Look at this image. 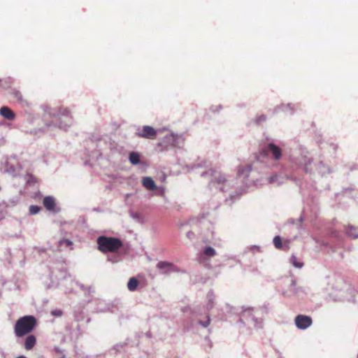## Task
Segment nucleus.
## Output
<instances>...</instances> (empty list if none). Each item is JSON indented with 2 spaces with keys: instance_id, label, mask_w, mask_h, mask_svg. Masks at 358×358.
<instances>
[{
  "instance_id": "cd10ccee",
  "label": "nucleus",
  "mask_w": 358,
  "mask_h": 358,
  "mask_svg": "<svg viewBox=\"0 0 358 358\" xmlns=\"http://www.w3.org/2000/svg\"><path fill=\"white\" fill-rule=\"evenodd\" d=\"M290 262L292 264V265L297 268H301L303 267V264L299 261L297 260L296 257L294 255H292L290 258Z\"/></svg>"
},
{
  "instance_id": "1a4fd4ad",
  "label": "nucleus",
  "mask_w": 358,
  "mask_h": 358,
  "mask_svg": "<svg viewBox=\"0 0 358 358\" xmlns=\"http://www.w3.org/2000/svg\"><path fill=\"white\" fill-rule=\"evenodd\" d=\"M135 134L138 137L154 139L157 135V131L153 127L146 125L138 127Z\"/></svg>"
},
{
  "instance_id": "72a5a7b5",
  "label": "nucleus",
  "mask_w": 358,
  "mask_h": 358,
  "mask_svg": "<svg viewBox=\"0 0 358 358\" xmlns=\"http://www.w3.org/2000/svg\"><path fill=\"white\" fill-rule=\"evenodd\" d=\"M65 245L66 246L69 247L72 245V242L69 239H63L59 241V245Z\"/></svg>"
},
{
  "instance_id": "dca6fc26",
  "label": "nucleus",
  "mask_w": 358,
  "mask_h": 358,
  "mask_svg": "<svg viewBox=\"0 0 358 358\" xmlns=\"http://www.w3.org/2000/svg\"><path fill=\"white\" fill-rule=\"evenodd\" d=\"M0 115L8 120H13L15 118V113L8 106L0 108Z\"/></svg>"
},
{
  "instance_id": "de8ad7c7",
  "label": "nucleus",
  "mask_w": 358,
  "mask_h": 358,
  "mask_svg": "<svg viewBox=\"0 0 358 358\" xmlns=\"http://www.w3.org/2000/svg\"><path fill=\"white\" fill-rule=\"evenodd\" d=\"M0 83H1V79H0Z\"/></svg>"
},
{
  "instance_id": "a211bd4d",
  "label": "nucleus",
  "mask_w": 358,
  "mask_h": 358,
  "mask_svg": "<svg viewBox=\"0 0 358 358\" xmlns=\"http://www.w3.org/2000/svg\"><path fill=\"white\" fill-rule=\"evenodd\" d=\"M286 178L278 174H273L268 178V182L271 184L276 185L277 186L283 184Z\"/></svg>"
},
{
  "instance_id": "f257e3e1",
  "label": "nucleus",
  "mask_w": 358,
  "mask_h": 358,
  "mask_svg": "<svg viewBox=\"0 0 358 358\" xmlns=\"http://www.w3.org/2000/svg\"><path fill=\"white\" fill-rule=\"evenodd\" d=\"M43 120L48 127H55L66 129L72 123V117L67 108L49 109L45 112Z\"/></svg>"
},
{
  "instance_id": "6ab92c4d",
  "label": "nucleus",
  "mask_w": 358,
  "mask_h": 358,
  "mask_svg": "<svg viewBox=\"0 0 358 358\" xmlns=\"http://www.w3.org/2000/svg\"><path fill=\"white\" fill-rule=\"evenodd\" d=\"M43 205L48 210H54L55 207V200L53 196H48L43 199Z\"/></svg>"
},
{
  "instance_id": "4468645a",
  "label": "nucleus",
  "mask_w": 358,
  "mask_h": 358,
  "mask_svg": "<svg viewBox=\"0 0 358 358\" xmlns=\"http://www.w3.org/2000/svg\"><path fill=\"white\" fill-rule=\"evenodd\" d=\"M280 111L288 113L289 115H292L294 113V105L292 103L281 104L275 108L273 113H278Z\"/></svg>"
},
{
  "instance_id": "20e7f679",
  "label": "nucleus",
  "mask_w": 358,
  "mask_h": 358,
  "mask_svg": "<svg viewBox=\"0 0 358 358\" xmlns=\"http://www.w3.org/2000/svg\"><path fill=\"white\" fill-rule=\"evenodd\" d=\"M36 325V319L32 315H26L19 318L14 327L15 334L17 337H22L33 331Z\"/></svg>"
},
{
  "instance_id": "ddd939ff",
  "label": "nucleus",
  "mask_w": 358,
  "mask_h": 358,
  "mask_svg": "<svg viewBox=\"0 0 358 358\" xmlns=\"http://www.w3.org/2000/svg\"><path fill=\"white\" fill-rule=\"evenodd\" d=\"M300 292H302V288L300 287H296V280L292 279L289 286V289L286 292H283L282 294L285 296H289L291 295H299Z\"/></svg>"
},
{
  "instance_id": "b1692460",
  "label": "nucleus",
  "mask_w": 358,
  "mask_h": 358,
  "mask_svg": "<svg viewBox=\"0 0 358 358\" xmlns=\"http://www.w3.org/2000/svg\"><path fill=\"white\" fill-rule=\"evenodd\" d=\"M346 234L351 238L356 239L358 238V229L349 226L346 229Z\"/></svg>"
},
{
  "instance_id": "f03ea898",
  "label": "nucleus",
  "mask_w": 358,
  "mask_h": 358,
  "mask_svg": "<svg viewBox=\"0 0 358 358\" xmlns=\"http://www.w3.org/2000/svg\"><path fill=\"white\" fill-rule=\"evenodd\" d=\"M201 176L210 179L208 185L210 188H212V186L217 185H219L217 188H219L220 191L227 192L231 187V182L229 180L226 179L224 176L215 170L209 169L208 171H203L201 173Z\"/></svg>"
},
{
  "instance_id": "6e6552de",
  "label": "nucleus",
  "mask_w": 358,
  "mask_h": 358,
  "mask_svg": "<svg viewBox=\"0 0 358 358\" xmlns=\"http://www.w3.org/2000/svg\"><path fill=\"white\" fill-rule=\"evenodd\" d=\"M264 154L271 155L273 158L278 161L282 157V150L273 143H269L264 149Z\"/></svg>"
},
{
  "instance_id": "393cba45",
  "label": "nucleus",
  "mask_w": 358,
  "mask_h": 358,
  "mask_svg": "<svg viewBox=\"0 0 358 358\" xmlns=\"http://www.w3.org/2000/svg\"><path fill=\"white\" fill-rule=\"evenodd\" d=\"M317 171L322 175H324L327 173H330V169L326 166L323 162H320L317 165Z\"/></svg>"
},
{
  "instance_id": "7c9ffc66",
  "label": "nucleus",
  "mask_w": 358,
  "mask_h": 358,
  "mask_svg": "<svg viewBox=\"0 0 358 358\" xmlns=\"http://www.w3.org/2000/svg\"><path fill=\"white\" fill-rule=\"evenodd\" d=\"M41 210V207L35 205L29 206V213L31 215H36Z\"/></svg>"
},
{
  "instance_id": "2f4dec72",
  "label": "nucleus",
  "mask_w": 358,
  "mask_h": 358,
  "mask_svg": "<svg viewBox=\"0 0 358 358\" xmlns=\"http://www.w3.org/2000/svg\"><path fill=\"white\" fill-rule=\"evenodd\" d=\"M198 323H199L201 326H202V327H205V328H206V327H208V325H209V324H210V319L209 315H208V316H207V319H206V320H205V321H203V320H199V321H198Z\"/></svg>"
},
{
  "instance_id": "c85d7f7f",
  "label": "nucleus",
  "mask_w": 358,
  "mask_h": 358,
  "mask_svg": "<svg viewBox=\"0 0 358 358\" xmlns=\"http://www.w3.org/2000/svg\"><path fill=\"white\" fill-rule=\"evenodd\" d=\"M273 243L277 249L282 248V239L280 236H276L273 238Z\"/></svg>"
},
{
  "instance_id": "7ed1b4c3",
  "label": "nucleus",
  "mask_w": 358,
  "mask_h": 358,
  "mask_svg": "<svg viewBox=\"0 0 358 358\" xmlns=\"http://www.w3.org/2000/svg\"><path fill=\"white\" fill-rule=\"evenodd\" d=\"M98 250L103 253L116 252L123 245L122 241L116 237L100 236L96 239Z\"/></svg>"
},
{
  "instance_id": "f8f14e48",
  "label": "nucleus",
  "mask_w": 358,
  "mask_h": 358,
  "mask_svg": "<svg viewBox=\"0 0 358 358\" xmlns=\"http://www.w3.org/2000/svg\"><path fill=\"white\" fill-rule=\"evenodd\" d=\"M215 255V250L211 246H207L205 248L203 252L199 255L198 261L199 262L200 264H202L205 266L208 267L210 264L208 260L206 258V257H214Z\"/></svg>"
},
{
  "instance_id": "a19ab883",
  "label": "nucleus",
  "mask_w": 358,
  "mask_h": 358,
  "mask_svg": "<svg viewBox=\"0 0 358 358\" xmlns=\"http://www.w3.org/2000/svg\"><path fill=\"white\" fill-rule=\"evenodd\" d=\"M123 346H124V344H122V343H120V344H117V345H115L114 346V348H115V350L116 351L120 352V349H122V348H123Z\"/></svg>"
},
{
  "instance_id": "c9c22d12",
  "label": "nucleus",
  "mask_w": 358,
  "mask_h": 358,
  "mask_svg": "<svg viewBox=\"0 0 358 358\" xmlns=\"http://www.w3.org/2000/svg\"><path fill=\"white\" fill-rule=\"evenodd\" d=\"M51 314L55 317H60L62 315L63 312L59 309L54 310L51 312Z\"/></svg>"
},
{
  "instance_id": "2eb2a0df",
  "label": "nucleus",
  "mask_w": 358,
  "mask_h": 358,
  "mask_svg": "<svg viewBox=\"0 0 358 358\" xmlns=\"http://www.w3.org/2000/svg\"><path fill=\"white\" fill-rule=\"evenodd\" d=\"M143 186L150 191H154L157 189V185L151 177L145 176L142 178Z\"/></svg>"
},
{
  "instance_id": "bb28decb",
  "label": "nucleus",
  "mask_w": 358,
  "mask_h": 358,
  "mask_svg": "<svg viewBox=\"0 0 358 358\" xmlns=\"http://www.w3.org/2000/svg\"><path fill=\"white\" fill-rule=\"evenodd\" d=\"M69 276L70 278H71V276L70 275H69ZM71 281L72 283L79 286L82 290H83L85 292H87L89 294L92 292V287H86L84 285H83L77 281H74L72 279H71Z\"/></svg>"
},
{
  "instance_id": "423d86ee",
  "label": "nucleus",
  "mask_w": 358,
  "mask_h": 358,
  "mask_svg": "<svg viewBox=\"0 0 358 358\" xmlns=\"http://www.w3.org/2000/svg\"><path fill=\"white\" fill-rule=\"evenodd\" d=\"M308 152L302 150L300 155L292 159L293 163L299 168H302L306 173H311L313 172V159L308 157Z\"/></svg>"
},
{
  "instance_id": "a18cd8bd",
  "label": "nucleus",
  "mask_w": 358,
  "mask_h": 358,
  "mask_svg": "<svg viewBox=\"0 0 358 358\" xmlns=\"http://www.w3.org/2000/svg\"><path fill=\"white\" fill-rule=\"evenodd\" d=\"M303 217L302 216H301V217H299V222H303Z\"/></svg>"
},
{
  "instance_id": "f3484780",
  "label": "nucleus",
  "mask_w": 358,
  "mask_h": 358,
  "mask_svg": "<svg viewBox=\"0 0 358 358\" xmlns=\"http://www.w3.org/2000/svg\"><path fill=\"white\" fill-rule=\"evenodd\" d=\"M9 93L20 103L27 104V101L23 98V96L19 90L16 88H11Z\"/></svg>"
},
{
  "instance_id": "9b49d317",
  "label": "nucleus",
  "mask_w": 358,
  "mask_h": 358,
  "mask_svg": "<svg viewBox=\"0 0 358 358\" xmlns=\"http://www.w3.org/2000/svg\"><path fill=\"white\" fill-rule=\"evenodd\" d=\"M294 322L298 329L304 330L311 326L313 320L310 316L298 315L294 319Z\"/></svg>"
},
{
  "instance_id": "58836bf2",
  "label": "nucleus",
  "mask_w": 358,
  "mask_h": 358,
  "mask_svg": "<svg viewBox=\"0 0 358 358\" xmlns=\"http://www.w3.org/2000/svg\"><path fill=\"white\" fill-rule=\"evenodd\" d=\"M55 352H56L57 354H59V355H61V357H60V358H64V357H65L64 354L63 353L62 350L59 348L56 347V348H55Z\"/></svg>"
},
{
  "instance_id": "9d476101",
  "label": "nucleus",
  "mask_w": 358,
  "mask_h": 358,
  "mask_svg": "<svg viewBox=\"0 0 358 358\" xmlns=\"http://www.w3.org/2000/svg\"><path fill=\"white\" fill-rule=\"evenodd\" d=\"M254 310L253 309H247L245 310L241 315V317L240 321L242 322L243 320H247L249 322L251 321L255 327H262V319H259L256 317L253 313Z\"/></svg>"
},
{
  "instance_id": "4c0bfd02",
  "label": "nucleus",
  "mask_w": 358,
  "mask_h": 358,
  "mask_svg": "<svg viewBox=\"0 0 358 358\" xmlns=\"http://www.w3.org/2000/svg\"><path fill=\"white\" fill-rule=\"evenodd\" d=\"M130 215L132 218L135 219V220H139L140 219V215L139 213H136V212H131L130 213Z\"/></svg>"
},
{
  "instance_id": "ea45409f",
  "label": "nucleus",
  "mask_w": 358,
  "mask_h": 358,
  "mask_svg": "<svg viewBox=\"0 0 358 358\" xmlns=\"http://www.w3.org/2000/svg\"><path fill=\"white\" fill-rule=\"evenodd\" d=\"M186 236H187L189 239L192 240V239L194 238V234L192 231H187V234H186Z\"/></svg>"
},
{
  "instance_id": "473e14b6",
  "label": "nucleus",
  "mask_w": 358,
  "mask_h": 358,
  "mask_svg": "<svg viewBox=\"0 0 358 358\" xmlns=\"http://www.w3.org/2000/svg\"><path fill=\"white\" fill-rule=\"evenodd\" d=\"M266 119L267 118L265 115H261L255 119V122L257 124H260L261 123L265 122Z\"/></svg>"
},
{
  "instance_id": "412c9836",
  "label": "nucleus",
  "mask_w": 358,
  "mask_h": 358,
  "mask_svg": "<svg viewBox=\"0 0 358 358\" xmlns=\"http://www.w3.org/2000/svg\"><path fill=\"white\" fill-rule=\"evenodd\" d=\"M36 339L34 335H29L24 341V348L26 350H31L36 345Z\"/></svg>"
},
{
  "instance_id": "09e8293b",
  "label": "nucleus",
  "mask_w": 358,
  "mask_h": 358,
  "mask_svg": "<svg viewBox=\"0 0 358 358\" xmlns=\"http://www.w3.org/2000/svg\"><path fill=\"white\" fill-rule=\"evenodd\" d=\"M357 357H358V354H357Z\"/></svg>"
},
{
  "instance_id": "c756f323",
  "label": "nucleus",
  "mask_w": 358,
  "mask_h": 358,
  "mask_svg": "<svg viewBox=\"0 0 358 358\" xmlns=\"http://www.w3.org/2000/svg\"><path fill=\"white\" fill-rule=\"evenodd\" d=\"M13 83V79L11 78H8L5 79L2 83L0 84V86L4 89H6L8 88Z\"/></svg>"
},
{
  "instance_id": "49530a36",
  "label": "nucleus",
  "mask_w": 358,
  "mask_h": 358,
  "mask_svg": "<svg viewBox=\"0 0 358 358\" xmlns=\"http://www.w3.org/2000/svg\"><path fill=\"white\" fill-rule=\"evenodd\" d=\"M17 358H27V357H24V356H20V357H17Z\"/></svg>"
},
{
  "instance_id": "aec40b11",
  "label": "nucleus",
  "mask_w": 358,
  "mask_h": 358,
  "mask_svg": "<svg viewBox=\"0 0 358 358\" xmlns=\"http://www.w3.org/2000/svg\"><path fill=\"white\" fill-rule=\"evenodd\" d=\"M206 298H207L206 308L208 310H210L214 307V305H215L214 301L215 299V295L213 290H210L208 292Z\"/></svg>"
},
{
  "instance_id": "e433bc0d",
  "label": "nucleus",
  "mask_w": 358,
  "mask_h": 358,
  "mask_svg": "<svg viewBox=\"0 0 358 358\" xmlns=\"http://www.w3.org/2000/svg\"><path fill=\"white\" fill-rule=\"evenodd\" d=\"M347 290L349 292V293L351 295L352 300L355 301L354 296H355V289L352 287H350V286L348 287Z\"/></svg>"
},
{
  "instance_id": "37998d69",
  "label": "nucleus",
  "mask_w": 358,
  "mask_h": 358,
  "mask_svg": "<svg viewBox=\"0 0 358 358\" xmlns=\"http://www.w3.org/2000/svg\"><path fill=\"white\" fill-rule=\"evenodd\" d=\"M199 167H200V165L199 164H194V165H192L191 166V169H192V170H194V169H197Z\"/></svg>"
},
{
  "instance_id": "0eeeda50",
  "label": "nucleus",
  "mask_w": 358,
  "mask_h": 358,
  "mask_svg": "<svg viewBox=\"0 0 358 358\" xmlns=\"http://www.w3.org/2000/svg\"><path fill=\"white\" fill-rule=\"evenodd\" d=\"M156 267L160 271L162 274L166 275H169L173 273L181 272V270L178 266L169 262H159L157 263Z\"/></svg>"
},
{
  "instance_id": "a878e982",
  "label": "nucleus",
  "mask_w": 358,
  "mask_h": 358,
  "mask_svg": "<svg viewBox=\"0 0 358 358\" xmlns=\"http://www.w3.org/2000/svg\"><path fill=\"white\" fill-rule=\"evenodd\" d=\"M172 141V144L175 147H180V143L183 141V139L181 136L178 135H171L168 137Z\"/></svg>"
},
{
  "instance_id": "39448f33",
  "label": "nucleus",
  "mask_w": 358,
  "mask_h": 358,
  "mask_svg": "<svg viewBox=\"0 0 358 358\" xmlns=\"http://www.w3.org/2000/svg\"><path fill=\"white\" fill-rule=\"evenodd\" d=\"M259 164V159L258 158L257 161L254 162L251 164L240 166L238 170V176L243 177L244 179H247L248 182H255L257 179L256 173L257 172V169Z\"/></svg>"
},
{
  "instance_id": "79ce46f5",
  "label": "nucleus",
  "mask_w": 358,
  "mask_h": 358,
  "mask_svg": "<svg viewBox=\"0 0 358 358\" xmlns=\"http://www.w3.org/2000/svg\"><path fill=\"white\" fill-rule=\"evenodd\" d=\"M251 250H252V251H254V252H255V250H257V251H259V247H257V246H256V245H253V246L251 248Z\"/></svg>"
},
{
  "instance_id": "c03bdc74",
  "label": "nucleus",
  "mask_w": 358,
  "mask_h": 358,
  "mask_svg": "<svg viewBox=\"0 0 358 358\" xmlns=\"http://www.w3.org/2000/svg\"><path fill=\"white\" fill-rule=\"evenodd\" d=\"M211 110H212V111H213V112H217V111H218L217 109H215V107H214V106L211 108Z\"/></svg>"
},
{
  "instance_id": "f704fd0d",
  "label": "nucleus",
  "mask_w": 358,
  "mask_h": 358,
  "mask_svg": "<svg viewBox=\"0 0 358 358\" xmlns=\"http://www.w3.org/2000/svg\"><path fill=\"white\" fill-rule=\"evenodd\" d=\"M107 260L115 264L119 262V258L117 256H108Z\"/></svg>"
},
{
  "instance_id": "5701e85b",
  "label": "nucleus",
  "mask_w": 358,
  "mask_h": 358,
  "mask_svg": "<svg viewBox=\"0 0 358 358\" xmlns=\"http://www.w3.org/2000/svg\"><path fill=\"white\" fill-rule=\"evenodd\" d=\"M138 284L139 282L136 278H131L127 283V288L129 291L134 292L136 290Z\"/></svg>"
},
{
  "instance_id": "4be33fe9",
  "label": "nucleus",
  "mask_w": 358,
  "mask_h": 358,
  "mask_svg": "<svg viewBox=\"0 0 358 358\" xmlns=\"http://www.w3.org/2000/svg\"><path fill=\"white\" fill-rule=\"evenodd\" d=\"M129 160L133 165H138L140 164V155L136 152H131L129 155Z\"/></svg>"
}]
</instances>
